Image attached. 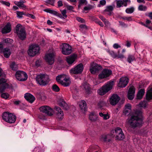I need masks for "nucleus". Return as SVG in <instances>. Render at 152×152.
<instances>
[{"label": "nucleus", "instance_id": "4d7b16f0", "mask_svg": "<svg viewBox=\"0 0 152 152\" xmlns=\"http://www.w3.org/2000/svg\"><path fill=\"white\" fill-rule=\"evenodd\" d=\"M1 96L3 98L7 99L9 97V95L7 93H3L1 94Z\"/></svg>", "mask_w": 152, "mask_h": 152}, {"label": "nucleus", "instance_id": "c85d7f7f", "mask_svg": "<svg viewBox=\"0 0 152 152\" xmlns=\"http://www.w3.org/2000/svg\"><path fill=\"white\" fill-rule=\"evenodd\" d=\"M60 106L65 110H67L69 108V107L66 103L64 100H62L59 103Z\"/></svg>", "mask_w": 152, "mask_h": 152}, {"label": "nucleus", "instance_id": "f03ea898", "mask_svg": "<svg viewBox=\"0 0 152 152\" xmlns=\"http://www.w3.org/2000/svg\"><path fill=\"white\" fill-rule=\"evenodd\" d=\"M36 79L37 83L42 86L47 85L50 81L49 76L46 74L37 75Z\"/></svg>", "mask_w": 152, "mask_h": 152}, {"label": "nucleus", "instance_id": "393cba45", "mask_svg": "<svg viewBox=\"0 0 152 152\" xmlns=\"http://www.w3.org/2000/svg\"><path fill=\"white\" fill-rule=\"evenodd\" d=\"M25 2V1L24 0H21L19 1L16 2V3H15V4L23 10H25L26 9V6L24 4Z\"/></svg>", "mask_w": 152, "mask_h": 152}, {"label": "nucleus", "instance_id": "e433bc0d", "mask_svg": "<svg viewBox=\"0 0 152 152\" xmlns=\"http://www.w3.org/2000/svg\"><path fill=\"white\" fill-rule=\"evenodd\" d=\"M115 137L116 139L121 140L124 138L125 135L123 132H122L120 133H120L118 135H117Z\"/></svg>", "mask_w": 152, "mask_h": 152}, {"label": "nucleus", "instance_id": "6e6d98bb", "mask_svg": "<svg viewBox=\"0 0 152 152\" xmlns=\"http://www.w3.org/2000/svg\"><path fill=\"white\" fill-rule=\"evenodd\" d=\"M55 0H47L46 2L53 6H54V3Z\"/></svg>", "mask_w": 152, "mask_h": 152}, {"label": "nucleus", "instance_id": "7c9ffc66", "mask_svg": "<svg viewBox=\"0 0 152 152\" xmlns=\"http://www.w3.org/2000/svg\"><path fill=\"white\" fill-rule=\"evenodd\" d=\"M144 93L145 89H144L142 88L140 89L137 94V99H141Z\"/></svg>", "mask_w": 152, "mask_h": 152}, {"label": "nucleus", "instance_id": "f3484780", "mask_svg": "<svg viewBox=\"0 0 152 152\" xmlns=\"http://www.w3.org/2000/svg\"><path fill=\"white\" fill-rule=\"evenodd\" d=\"M56 111V117L60 120L62 119L64 117V113L62 110L59 107H55Z\"/></svg>", "mask_w": 152, "mask_h": 152}, {"label": "nucleus", "instance_id": "39448f33", "mask_svg": "<svg viewBox=\"0 0 152 152\" xmlns=\"http://www.w3.org/2000/svg\"><path fill=\"white\" fill-rule=\"evenodd\" d=\"M102 69V66L100 64L94 62H92L91 64L89 70L90 72L92 74L97 75Z\"/></svg>", "mask_w": 152, "mask_h": 152}, {"label": "nucleus", "instance_id": "603ef678", "mask_svg": "<svg viewBox=\"0 0 152 152\" xmlns=\"http://www.w3.org/2000/svg\"><path fill=\"white\" fill-rule=\"evenodd\" d=\"M76 19L79 22H80L81 23H84L85 22V20L84 19L80 17H77L76 18Z\"/></svg>", "mask_w": 152, "mask_h": 152}, {"label": "nucleus", "instance_id": "58836bf2", "mask_svg": "<svg viewBox=\"0 0 152 152\" xmlns=\"http://www.w3.org/2000/svg\"><path fill=\"white\" fill-rule=\"evenodd\" d=\"M115 136L118 135L120 133L122 132L123 131L122 129L120 127H117L115 129Z\"/></svg>", "mask_w": 152, "mask_h": 152}, {"label": "nucleus", "instance_id": "13d9d810", "mask_svg": "<svg viewBox=\"0 0 152 152\" xmlns=\"http://www.w3.org/2000/svg\"><path fill=\"white\" fill-rule=\"evenodd\" d=\"M119 23L120 25L123 27H127L128 26L125 23L122 21H119Z\"/></svg>", "mask_w": 152, "mask_h": 152}, {"label": "nucleus", "instance_id": "dca6fc26", "mask_svg": "<svg viewBox=\"0 0 152 152\" xmlns=\"http://www.w3.org/2000/svg\"><path fill=\"white\" fill-rule=\"evenodd\" d=\"M77 56L73 54L66 57V60L69 64H71L73 63L77 58Z\"/></svg>", "mask_w": 152, "mask_h": 152}, {"label": "nucleus", "instance_id": "a211bd4d", "mask_svg": "<svg viewBox=\"0 0 152 152\" xmlns=\"http://www.w3.org/2000/svg\"><path fill=\"white\" fill-rule=\"evenodd\" d=\"M7 80L6 79L1 78L0 79V92H4L6 88V84L5 83Z\"/></svg>", "mask_w": 152, "mask_h": 152}, {"label": "nucleus", "instance_id": "4be33fe9", "mask_svg": "<svg viewBox=\"0 0 152 152\" xmlns=\"http://www.w3.org/2000/svg\"><path fill=\"white\" fill-rule=\"evenodd\" d=\"M11 31L10 25L7 24L2 29L1 32L2 34H6L9 33Z\"/></svg>", "mask_w": 152, "mask_h": 152}, {"label": "nucleus", "instance_id": "cd10ccee", "mask_svg": "<svg viewBox=\"0 0 152 152\" xmlns=\"http://www.w3.org/2000/svg\"><path fill=\"white\" fill-rule=\"evenodd\" d=\"M16 118V117L15 115L10 113L9 118L7 122L9 123H13L15 122Z\"/></svg>", "mask_w": 152, "mask_h": 152}, {"label": "nucleus", "instance_id": "412c9836", "mask_svg": "<svg viewBox=\"0 0 152 152\" xmlns=\"http://www.w3.org/2000/svg\"><path fill=\"white\" fill-rule=\"evenodd\" d=\"M1 52L3 53L4 56L7 58H8L11 54L10 49L8 48H4Z\"/></svg>", "mask_w": 152, "mask_h": 152}, {"label": "nucleus", "instance_id": "09e8293b", "mask_svg": "<svg viewBox=\"0 0 152 152\" xmlns=\"http://www.w3.org/2000/svg\"><path fill=\"white\" fill-rule=\"evenodd\" d=\"M17 17L19 18H21L22 17L23 15H25L24 12H23L17 11Z\"/></svg>", "mask_w": 152, "mask_h": 152}, {"label": "nucleus", "instance_id": "aec40b11", "mask_svg": "<svg viewBox=\"0 0 152 152\" xmlns=\"http://www.w3.org/2000/svg\"><path fill=\"white\" fill-rule=\"evenodd\" d=\"M25 99L31 103H33L35 99V97L30 93H26L25 94Z\"/></svg>", "mask_w": 152, "mask_h": 152}, {"label": "nucleus", "instance_id": "3c124183", "mask_svg": "<svg viewBox=\"0 0 152 152\" xmlns=\"http://www.w3.org/2000/svg\"><path fill=\"white\" fill-rule=\"evenodd\" d=\"M94 8V7L91 5H88L87 6L85 7L84 9L85 10H88L92 9Z\"/></svg>", "mask_w": 152, "mask_h": 152}, {"label": "nucleus", "instance_id": "69168bd1", "mask_svg": "<svg viewBox=\"0 0 152 152\" xmlns=\"http://www.w3.org/2000/svg\"><path fill=\"white\" fill-rule=\"evenodd\" d=\"M13 103L15 105H18L21 103V101L20 100H18L16 101H14Z\"/></svg>", "mask_w": 152, "mask_h": 152}, {"label": "nucleus", "instance_id": "423d86ee", "mask_svg": "<svg viewBox=\"0 0 152 152\" xmlns=\"http://www.w3.org/2000/svg\"><path fill=\"white\" fill-rule=\"evenodd\" d=\"M60 48L61 50L62 53L64 55H69L72 52V48L68 44H63L60 46Z\"/></svg>", "mask_w": 152, "mask_h": 152}, {"label": "nucleus", "instance_id": "79ce46f5", "mask_svg": "<svg viewBox=\"0 0 152 152\" xmlns=\"http://www.w3.org/2000/svg\"><path fill=\"white\" fill-rule=\"evenodd\" d=\"M52 89L53 91L56 92H58L60 90L59 87L56 84H53L52 86Z\"/></svg>", "mask_w": 152, "mask_h": 152}, {"label": "nucleus", "instance_id": "0eeeda50", "mask_svg": "<svg viewBox=\"0 0 152 152\" xmlns=\"http://www.w3.org/2000/svg\"><path fill=\"white\" fill-rule=\"evenodd\" d=\"M40 48L37 45H32L29 47L28 51V55L31 56H34L39 52Z\"/></svg>", "mask_w": 152, "mask_h": 152}, {"label": "nucleus", "instance_id": "8fccbe9b", "mask_svg": "<svg viewBox=\"0 0 152 152\" xmlns=\"http://www.w3.org/2000/svg\"><path fill=\"white\" fill-rule=\"evenodd\" d=\"M131 112V110L124 109L123 111V114L125 116H128Z\"/></svg>", "mask_w": 152, "mask_h": 152}, {"label": "nucleus", "instance_id": "ea45409f", "mask_svg": "<svg viewBox=\"0 0 152 152\" xmlns=\"http://www.w3.org/2000/svg\"><path fill=\"white\" fill-rule=\"evenodd\" d=\"M99 115L102 117L104 120H107L109 119L110 117L109 115L107 114H104L102 113H99Z\"/></svg>", "mask_w": 152, "mask_h": 152}, {"label": "nucleus", "instance_id": "37998d69", "mask_svg": "<svg viewBox=\"0 0 152 152\" xmlns=\"http://www.w3.org/2000/svg\"><path fill=\"white\" fill-rule=\"evenodd\" d=\"M116 7L117 8L121 7L124 4V2L122 1L116 0Z\"/></svg>", "mask_w": 152, "mask_h": 152}, {"label": "nucleus", "instance_id": "c03bdc74", "mask_svg": "<svg viewBox=\"0 0 152 152\" xmlns=\"http://www.w3.org/2000/svg\"><path fill=\"white\" fill-rule=\"evenodd\" d=\"M138 9L141 11H145L147 9V7L142 5H140L138 7Z\"/></svg>", "mask_w": 152, "mask_h": 152}, {"label": "nucleus", "instance_id": "774afa93", "mask_svg": "<svg viewBox=\"0 0 152 152\" xmlns=\"http://www.w3.org/2000/svg\"><path fill=\"white\" fill-rule=\"evenodd\" d=\"M4 45V44L0 42V52H2V51L3 50V48Z\"/></svg>", "mask_w": 152, "mask_h": 152}, {"label": "nucleus", "instance_id": "a878e982", "mask_svg": "<svg viewBox=\"0 0 152 152\" xmlns=\"http://www.w3.org/2000/svg\"><path fill=\"white\" fill-rule=\"evenodd\" d=\"M79 107L81 110L83 111H85L87 110V107L86 102L82 100L80 102Z\"/></svg>", "mask_w": 152, "mask_h": 152}, {"label": "nucleus", "instance_id": "2eb2a0df", "mask_svg": "<svg viewBox=\"0 0 152 152\" xmlns=\"http://www.w3.org/2000/svg\"><path fill=\"white\" fill-rule=\"evenodd\" d=\"M120 100V98L117 94L113 95L110 99V102L111 105H115Z\"/></svg>", "mask_w": 152, "mask_h": 152}, {"label": "nucleus", "instance_id": "b1692460", "mask_svg": "<svg viewBox=\"0 0 152 152\" xmlns=\"http://www.w3.org/2000/svg\"><path fill=\"white\" fill-rule=\"evenodd\" d=\"M109 134H103L101 136L100 140L102 141L110 142L111 140Z\"/></svg>", "mask_w": 152, "mask_h": 152}, {"label": "nucleus", "instance_id": "49530a36", "mask_svg": "<svg viewBox=\"0 0 152 152\" xmlns=\"http://www.w3.org/2000/svg\"><path fill=\"white\" fill-rule=\"evenodd\" d=\"M80 30L83 31V30H86L88 29L87 26L85 25L81 24L79 26Z\"/></svg>", "mask_w": 152, "mask_h": 152}, {"label": "nucleus", "instance_id": "c756f323", "mask_svg": "<svg viewBox=\"0 0 152 152\" xmlns=\"http://www.w3.org/2000/svg\"><path fill=\"white\" fill-rule=\"evenodd\" d=\"M82 86L85 89L87 93L90 94L91 93V89L88 84L87 83L85 82L83 84Z\"/></svg>", "mask_w": 152, "mask_h": 152}, {"label": "nucleus", "instance_id": "9d476101", "mask_svg": "<svg viewBox=\"0 0 152 152\" xmlns=\"http://www.w3.org/2000/svg\"><path fill=\"white\" fill-rule=\"evenodd\" d=\"M112 73V71L110 69H104L98 75L99 79H102L109 77Z\"/></svg>", "mask_w": 152, "mask_h": 152}, {"label": "nucleus", "instance_id": "a19ab883", "mask_svg": "<svg viewBox=\"0 0 152 152\" xmlns=\"http://www.w3.org/2000/svg\"><path fill=\"white\" fill-rule=\"evenodd\" d=\"M134 11V8L133 7H131L129 8H127L126 10V12L128 14H131Z\"/></svg>", "mask_w": 152, "mask_h": 152}, {"label": "nucleus", "instance_id": "864d4df0", "mask_svg": "<svg viewBox=\"0 0 152 152\" xmlns=\"http://www.w3.org/2000/svg\"><path fill=\"white\" fill-rule=\"evenodd\" d=\"M109 53L114 58H117V55L113 51H109Z\"/></svg>", "mask_w": 152, "mask_h": 152}, {"label": "nucleus", "instance_id": "20e7f679", "mask_svg": "<svg viewBox=\"0 0 152 152\" xmlns=\"http://www.w3.org/2000/svg\"><path fill=\"white\" fill-rule=\"evenodd\" d=\"M16 31L19 38L22 40H25L26 38V33L25 28L22 25L18 24L16 27Z\"/></svg>", "mask_w": 152, "mask_h": 152}, {"label": "nucleus", "instance_id": "7ed1b4c3", "mask_svg": "<svg viewBox=\"0 0 152 152\" xmlns=\"http://www.w3.org/2000/svg\"><path fill=\"white\" fill-rule=\"evenodd\" d=\"M113 85V81L108 82L105 85L103 86L98 90V94L101 95L105 94L112 89Z\"/></svg>", "mask_w": 152, "mask_h": 152}, {"label": "nucleus", "instance_id": "338daca9", "mask_svg": "<svg viewBox=\"0 0 152 152\" xmlns=\"http://www.w3.org/2000/svg\"><path fill=\"white\" fill-rule=\"evenodd\" d=\"M99 3L102 5L103 6L105 5L106 4V1L105 0H102L100 1Z\"/></svg>", "mask_w": 152, "mask_h": 152}, {"label": "nucleus", "instance_id": "5701e85b", "mask_svg": "<svg viewBox=\"0 0 152 152\" xmlns=\"http://www.w3.org/2000/svg\"><path fill=\"white\" fill-rule=\"evenodd\" d=\"M61 82V84L64 87H67L69 86L71 83L69 79L66 77L64 78L62 81Z\"/></svg>", "mask_w": 152, "mask_h": 152}, {"label": "nucleus", "instance_id": "bb28decb", "mask_svg": "<svg viewBox=\"0 0 152 152\" xmlns=\"http://www.w3.org/2000/svg\"><path fill=\"white\" fill-rule=\"evenodd\" d=\"M146 99L149 100L152 99V88H149L147 92L146 95Z\"/></svg>", "mask_w": 152, "mask_h": 152}, {"label": "nucleus", "instance_id": "5fc2aeb1", "mask_svg": "<svg viewBox=\"0 0 152 152\" xmlns=\"http://www.w3.org/2000/svg\"><path fill=\"white\" fill-rule=\"evenodd\" d=\"M124 109L131 111V106L130 104H128L125 105Z\"/></svg>", "mask_w": 152, "mask_h": 152}, {"label": "nucleus", "instance_id": "72a5a7b5", "mask_svg": "<svg viewBox=\"0 0 152 152\" xmlns=\"http://www.w3.org/2000/svg\"><path fill=\"white\" fill-rule=\"evenodd\" d=\"M13 40L10 38H6L3 40V43L6 44L7 46H10L13 42Z\"/></svg>", "mask_w": 152, "mask_h": 152}, {"label": "nucleus", "instance_id": "f257e3e1", "mask_svg": "<svg viewBox=\"0 0 152 152\" xmlns=\"http://www.w3.org/2000/svg\"><path fill=\"white\" fill-rule=\"evenodd\" d=\"M142 112L140 110H137L132 114L128 122L130 127L133 128L139 126L142 124Z\"/></svg>", "mask_w": 152, "mask_h": 152}, {"label": "nucleus", "instance_id": "2f4dec72", "mask_svg": "<svg viewBox=\"0 0 152 152\" xmlns=\"http://www.w3.org/2000/svg\"><path fill=\"white\" fill-rule=\"evenodd\" d=\"M10 113L8 112H4L2 115L3 119L7 122L9 118Z\"/></svg>", "mask_w": 152, "mask_h": 152}, {"label": "nucleus", "instance_id": "ddd939ff", "mask_svg": "<svg viewBox=\"0 0 152 152\" xmlns=\"http://www.w3.org/2000/svg\"><path fill=\"white\" fill-rule=\"evenodd\" d=\"M128 83V78L126 77H123L120 79L118 86L120 87H124Z\"/></svg>", "mask_w": 152, "mask_h": 152}, {"label": "nucleus", "instance_id": "e2e57ef3", "mask_svg": "<svg viewBox=\"0 0 152 152\" xmlns=\"http://www.w3.org/2000/svg\"><path fill=\"white\" fill-rule=\"evenodd\" d=\"M110 136L112 137H115V130H112L111 131L110 134H109Z\"/></svg>", "mask_w": 152, "mask_h": 152}, {"label": "nucleus", "instance_id": "0e129e2a", "mask_svg": "<svg viewBox=\"0 0 152 152\" xmlns=\"http://www.w3.org/2000/svg\"><path fill=\"white\" fill-rule=\"evenodd\" d=\"M96 23H98V24H99L101 26V27H103L104 26V25L102 23V22H101L98 19L96 21Z\"/></svg>", "mask_w": 152, "mask_h": 152}, {"label": "nucleus", "instance_id": "f8f14e48", "mask_svg": "<svg viewBox=\"0 0 152 152\" xmlns=\"http://www.w3.org/2000/svg\"><path fill=\"white\" fill-rule=\"evenodd\" d=\"M39 109L41 112L45 113L48 115L51 116L53 115V110L48 106H42Z\"/></svg>", "mask_w": 152, "mask_h": 152}, {"label": "nucleus", "instance_id": "6ab92c4d", "mask_svg": "<svg viewBox=\"0 0 152 152\" xmlns=\"http://www.w3.org/2000/svg\"><path fill=\"white\" fill-rule=\"evenodd\" d=\"M115 7V6L109 5L106 7L105 9L104 10V12L109 16H110L113 13V11Z\"/></svg>", "mask_w": 152, "mask_h": 152}, {"label": "nucleus", "instance_id": "de8ad7c7", "mask_svg": "<svg viewBox=\"0 0 152 152\" xmlns=\"http://www.w3.org/2000/svg\"><path fill=\"white\" fill-rule=\"evenodd\" d=\"M106 105V103L104 101H100L98 104V106L101 108L102 107L105 106Z\"/></svg>", "mask_w": 152, "mask_h": 152}, {"label": "nucleus", "instance_id": "680f3d73", "mask_svg": "<svg viewBox=\"0 0 152 152\" xmlns=\"http://www.w3.org/2000/svg\"><path fill=\"white\" fill-rule=\"evenodd\" d=\"M118 55H117V58H124V56L123 55L121 54H119L120 53V52L119 51H118Z\"/></svg>", "mask_w": 152, "mask_h": 152}, {"label": "nucleus", "instance_id": "052dcab7", "mask_svg": "<svg viewBox=\"0 0 152 152\" xmlns=\"http://www.w3.org/2000/svg\"><path fill=\"white\" fill-rule=\"evenodd\" d=\"M61 13L62 15L64 16L65 18H66L67 17V15L66 14V12L65 10L61 11Z\"/></svg>", "mask_w": 152, "mask_h": 152}, {"label": "nucleus", "instance_id": "a18cd8bd", "mask_svg": "<svg viewBox=\"0 0 152 152\" xmlns=\"http://www.w3.org/2000/svg\"><path fill=\"white\" fill-rule=\"evenodd\" d=\"M121 19H122L124 20H126L128 21H132V17H120Z\"/></svg>", "mask_w": 152, "mask_h": 152}, {"label": "nucleus", "instance_id": "1a4fd4ad", "mask_svg": "<svg viewBox=\"0 0 152 152\" xmlns=\"http://www.w3.org/2000/svg\"><path fill=\"white\" fill-rule=\"evenodd\" d=\"M83 64L80 63L78 64L75 67L71 69L70 71V72L72 74H80L83 72Z\"/></svg>", "mask_w": 152, "mask_h": 152}, {"label": "nucleus", "instance_id": "6e6552de", "mask_svg": "<svg viewBox=\"0 0 152 152\" xmlns=\"http://www.w3.org/2000/svg\"><path fill=\"white\" fill-rule=\"evenodd\" d=\"M15 77L17 79L20 81H25L28 78V75L26 73L21 71H18L16 72Z\"/></svg>", "mask_w": 152, "mask_h": 152}, {"label": "nucleus", "instance_id": "4c0bfd02", "mask_svg": "<svg viewBox=\"0 0 152 152\" xmlns=\"http://www.w3.org/2000/svg\"><path fill=\"white\" fill-rule=\"evenodd\" d=\"M10 67L11 69L14 71H16L18 69V66L14 62H12L10 65Z\"/></svg>", "mask_w": 152, "mask_h": 152}, {"label": "nucleus", "instance_id": "9b49d317", "mask_svg": "<svg viewBox=\"0 0 152 152\" xmlns=\"http://www.w3.org/2000/svg\"><path fill=\"white\" fill-rule=\"evenodd\" d=\"M55 57V52L49 53L45 55V60L49 64L52 65L54 62Z\"/></svg>", "mask_w": 152, "mask_h": 152}, {"label": "nucleus", "instance_id": "bf43d9fd", "mask_svg": "<svg viewBox=\"0 0 152 152\" xmlns=\"http://www.w3.org/2000/svg\"><path fill=\"white\" fill-rule=\"evenodd\" d=\"M0 2L3 4L4 5L6 6H9L10 5V3L7 2L5 1H1Z\"/></svg>", "mask_w": 152, "mask_h": 152}, {"label": "nucleus", "instance_id": "473e14b6", "mask_svg": "<svg viewBox=\"0 0 152 152\" xmlns=\"http://www.w3.org/2000/svg\"><path fill=\"white\" fill-rule=\"evenodd\" d=\"M89 118L90 120L92 122H94L96 121L97 118V116L94 114L93 113H91L89 115Z\"/></svg>", "mask_w": 152, "mask_h": 152}, {"label": "nucleus", "instance_id": "4468645a", "mask_svg": "<svg viewBox=\"0 0 152 152\" xmlns=\"http://www.w3.org/2000/svg\"><path fill=\"white\" fill-rule=\"evenodd\" d=\"M135 88L134 86H132L129 89L127 94L128 99L130 100H132L134 96Z\"/></svg>", "mask_w": 152, "mask_h": 152}, {"label": "nucleus", "instance_id": "f704fd0d", "mask_svg": "<svg viewBox=\"0 0 152 152\" xmlns=\"http://www.w3.org/2000/svg\"><path fill=\"white\" fill-rule=\"evenodd\" d=\"M135 60V57L134 55H128L127 61L129 63H131L132 61Z\"/></svg>", "mask_w": 152, "mask_h": 152}, {"label": "nucleus", "instance_id": "c9c22d12", "mask_svg": "<svg viewBox=\"0 0 152 152\" xmlns=\"http://www.w3.org/2000/svg\"><path fill=\"white\" fill-rule=\"evenodd\" d=\"M64 75H58L56 78V80L57 82L61 84V81H62L63 79L64 78Z\"/></svg>", "mask_w": 152, "mask_h": 152}]
</instances>
